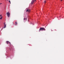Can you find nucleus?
<instances>
[{"label": "nucleus", "mask_w": 64, "mask_h": 64, "mask_svg": "<svg viewBox=\"0 0 64 64\" xmlns=\"http://www.w3.org/2000/svg\"><path fill=\"white\" fill-rule=\"evenodd\" d=\"M45 30H46L44 28H41L39 29V32H40V31H45Z\"/></svg>", "instance_id": "f257e3e1"}, {"label": "nucleus", "mask_w": 64, "mask_h": 64, "mask_svg": "<svg viewBox=\"0 0 64 64\" xmlns=\"http://www.w3.org/2000/svg\"><path fill=\"white\" fill-rule=\"evenodd\" d=\"M6 15L9 18L10 17V13H9V12H6Z\"/></svg>", "instance_id": "f03ea898"}, {"label": "nucleus", "mask_w": 64, "mask_h": 64, "mask_svg": "<svg viewBox=\"0 0 64 64\" xmlns=\"http://www.w3.org/2000/svg\"><path fill=\"white\" fill-rule=\"evenodd\" d=\"M36 0H32L31 2L32 4H33V3H34V2H35Z\"/></svg>", "instance_id": "7ed1b4c3"}, {"label": "nucleus", "mask_w": 64, "mask_h": 64, "mask_svg": "<svg viewBox=\"0 0 64 64\" xmlns=\"http://www.w3.org/2000/svg\"><path fill=\"white\" fill-rule=\"evenodd\" d=\"M26 12H30V10L29 9H28L26 10Z\"/></svg>", "instance_id": "20e7f679"}, {"label": "nucleus", "mask_w": 64, "mask_h": 64, "mask_svg": "<svg viewBox=\"0 0 64 64\" xmlns=\"http://www.w3.org/2000/svg\"><path fill=\"white\" fill-rule=\"evenodd\" d=\"M4 26L3 28H6V24L5 23L4 24Z\"/></svg>", "instance_id": "39448f33"}, {"label": "nucleus", "mask_w": 64, "mask_h": 64, "mask_svg": "<svg viewBox=\"0 0 64 64\" xmlns=\"http://www.w3.org/2000/svg\"><path fill=\"white\" fill-rule=\"evenodd\" d=\"M24 20L25 21H26V20H27V18H24Z\"/></svg>", "instance_id": "423d86ee"}, {"label": "nucleus", "mask_w": 64, "mask_h": 64, "mask_svg": "<svg viewBox=\"0 0 64 64\" xmlns=\"http://www.w3.org/2000/svg\"><path fill=\"white\" fill-rule=\"evenodd\" d=\"M9 42V41H7L6 42L7 43V44H8Z\"/></svg>", "instance_id": "0eeeda50"}, {"label": "nucleus", "mask_w": 64, "mask_h": 64, "mask_svg": "<svg viewBox=\"0 0 64 64\" xmlns=\"http://www.w3.org/2000/svg\"><path fill=\"white\" fill-rule=\"evenodd\" d=\"M2 17H3V16H2L1 18H0V19H2Z\"/></svg>", "instance_id": "6e6552de"}, {"label": "nucleus", "mask_w": 64, "mask_h": 64, "mask_svg": "<svg viewBox=\"0 0 64 64\" xmlns=\"http://www.w3.org/2000/svg\"><path fill=\"white\" fill-rule=\"evenodd\" d=\"M15 24H16V25H17V23L16 22H15Z\"/></svg>", "instance_id": "1a4fd4ad"}, {"label": "nucleus", "mask_w": 64, "mask_h": 64, "mask_svg": "<svg viewBox=\"0 0 64 64\" xmlns=\"http://www.w3.org/2000/svg\"><path fill=\"white\" fill-rule=\"evenodd\" d=\"M8 2H9V3H10V4H11V2H10V1L9 0V1H8Z\"/></svg>", "instance_id": "9d476101"}, {"label": "nucleus", "mask_w": 64, "mask_h": 64, "mask_svg": "<svg viewBox=\"0 0 64 64\" xmlns=\"http://www.w3.org/2000/svg\"><path fill=\"white\" fill-rule=\"evenodd\" d=\"M44 2L45 3H46V1H44Z\"/></svg>", "instance_id": "9b49d317"}, {"label": "nucleus", "mask_w": 64, "mask_h": 64, "mask_svg": "<svg viewBox=\"0 0 64 64\" xmlns=\"http://www.w3.org/2000/svg\"><path fill=\"white\" fill-rule=\"evenodd\" d=\"M2 16V15L1 14V15L0 16V17H1V16Z\"/></svg>", "instance_id": "f8f14e48"}, {"label": "nucleus", "mask_w": 64, "mask_h": 64, "mask_svg": "<svg viewBox=\"0 0 64 64\" xmlns=\"http://www.w3.org/2000/svg\"><path fill=\"white\" fill-rule=\"evenodd\" d=\"M2 4V3H0V5H1V4Z\"/></svg>", "instance_id": "ddd939ff"}, {"label": "nucleus", "mask_w": 64, "mask_h": 64, "mask_svg": "<svg viewBox=\"0 0 64 64\" xmlns=\"http://www.w3.org/2000/svg\"><path fill=\"white\" fill-rule=\"evenodd\" d=\"M9 43H10V44H11V43H10V42H9Z\"/></svg>", "instance_id": "4468645a"}, {"label": "nucleus", "mask_w": 64, "mask_h": 64, "mask_svg": "<svg viewBox=\"0 0 64 64\" xmlns=\"http://www.w3.org/2000/svg\"><path fill=\"white\" fill-rule=\"evenodd\" d=\"M7 1H8V0H7Z\"/></svg>", "instance_id": "2eb2a0df"}]
</instances>
